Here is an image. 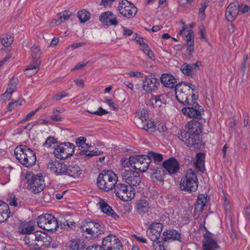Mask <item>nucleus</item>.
Masks as SVG:
<instances>
[{
  "instance_id": "1",
  "label": "nucleus",
  "mask_w": 250,
  "mask_h": 250,
  "mask_svg": "<svg viewBox=\"0 0 250 250\" xmlns=\"http://www.w3.org/2000/svg\"><path fill=\"white\" fill-rule=\"evenodd\" d=\"M186 130H179L178 138L185 145L193 148H200L203 143L199 136L202 132V124L195 121H191L186 125Z\"/></svg>"
},
{
  "instance_id": "2",
  "label": "nucleus",
  "mask_w": 250,
  "mask_h": 250,
  "mask_svg": "<svg viewBox=\"0 0 250 250\" xmlns=\"http://www.w3.org/2000/svg\"><path fill=\"white\" fill-rule=\"evenodd\" d=\"M195 86L188 83L181 82L175 87V95L177 101L183 105L189 104L191 101H196L197 96L194 93Z\"/></svg>"
},
{
  "instance_id": "3",
  "label": "nucleus",
  "mask_w": 250,
  "mask_h": 250,
  "mask_svg": "<svg viewBox=\"0 0 250 250\" xmlns=\"http://www.w3.org/2000/svg\"><path fill=\"white\" fill-rule=\"evenodd\" d=\"M14 154L19 162L26 167H31L36 163L35 153L26 146H17L14 150Z\"/></svg>"
},
{
  "instance_id": "4",
  "label": "nucleus",
  "mask_w": 250,
  "mask_h": 250,
  "mask_svg": "<svg viewBox=\"0 0 250 250\" xmlns=\"http://www.w3.org/2000/svg\"><path fill=\"white\" fill-rule=\"evenodd\" d=\"M118 181L117 175L111 170H103L97 179L98 187L104 191H109L114 188Z\"/></svg>"
},
{
  "instance_id": "5",
  "label": "nucleus",
  "mask_w": 250,
  "mask_h": 250,
  "mask_svg": "<svg viewBox=\"0 0 250 250\" xmlns=\"http://www.w3.org/2000/svg\"><path fill=\"white\" fill-rule=\"evenodd\" d=\"M180 188L182 191L189 192L195 191L198 187V181L196 174L191 169H188L181 179Z\"/></svg>"
},
{
  "instance_id": "6",
  "label": "nucleus",
  "mask_w": 250,
  "mask_h": 250,
  "mask_svg": "<svg viewBox=\"0 0 250 250\" xmlns=\"http://www.w3.org/2000/svg\"><path fill=\"white\" fill-rule=\"evenodd\" d=\"M81 229L82 231L86 232L94 238L98 237L100 235L103 234L104 231L103 225L89 218L82 222Z\"/></svg>"
},
{
  "instance_id": "7",
  "label": "nucleus",
  "mask_w": 250,
  "mask_h": 250,
  "mask_svg": "<svg viewBox=\"0 0 250 250\" xmlns=\"http://www.w3.org/2000/svg\"><path fill=\"white\" fill-rule=\"evenodd\" d=\"M25 179L28 183L29 190L34 193H38L42 191L45 187L43 176L34 175L30 172H27L25 175Z\"/></svg>"
},
{
  "instance_id": "8",
  "label": "nucleus",
  "mask_w": 250,
  "mask_h": 250,
  "mask_svg": "<svg viewBox=\"0 0 250 250\" xmlns=\"http://www.w3.org/2000/svg\"><path fill=\"white\" fill-rule=\"evenodd\" d=\"M114 192L119 199L124 201L131 200L135 194V189L132 186L117 183L114 187Z\"/></svg>"
},
{
  "instance_id": "9",
  "label": "nucleus",
  "mask_w": 250,
  "mask_h": 250,
  "mask_svg": "<svg viewBox=\"0 0 250 250\" xmlns=\"http://www.w3.org/2000/svg\"><path fill=\"white\" fill-rule=\"evenodd\" d=\"M38 226L48 231H53L59 227L56 219L51 214L45 213L37 218Z\"/></svg>"
},
{
  "instance_id": "10",
  "label": "nucleus",
  "mask_w": 250,
  "mask_h": 250,
  "mask_svg": "<svg viewBox=\"0 0 250 250\" xmlns=\"http://www.w3.org/2000/svg\"><path fill=\"white\" fill-rule=\"evenodd\" d=\"M75 146L70 143H61L55 147L54 154L58 159H65L74 153Z\"/></svg>"
},
{
  "instance_id": "11",
  "label": "nucleus",
  "mask_w": 250,
  "mask_h": 250,
  "mask_svg": "<svg viewBox=\"0 0 250 250\" xmlns=\"http://www.w3.org/2000/svg\"><path fill=\"white\" fill-rule=\"evenodd\" d=\"M187 107H184L182 109L183 113L190 118L201 119V116L204 112V109L201 106L199 105L196 101H192L187 104Z\"/></svg>"
},
{
  "instance_id": "12",
  "label": "nucleus",
  "mask_w": 250,
  "mask_h": 250,
  "mask_svg": "<svg viewBox=\"0 0 250 250\" xmlns=\"http://www.w3.org/2000/svg\"><path fill=\"white\" fill-rule=\"evenodd\" d=\"M118 10L123 17L127 19L134 17L137 12L135 5L127 0H122L119 2Z\"/></svg>"
},
{
  "instance_id": "13",
  "label": "nucleus",
  "mask_w": 250,
  "mask_h": 250,
  "mask_svg": "<svg viewBox=\"0 0 250 250\" xmlns=\"http://www.w3.org/2000/svg\"><path fill=\"white\" fill-rule=\"evenodd\" d=\"M102 248L104 250H123L119 239L112 234L108 235L103 239Z\"/></svg>"
},
{
  "instance_id": "14",
  "label": "nucleus",
  "mask_w": 250,
  "mask_h": 250,
  "mask_svg": "<svg viewBox=\"0 0 250 250\" xmlns=\"http://www.w3.org/2000/svg\"><path fill=\"white\" fill-rule=\"evenodd\" d=\"M121 174L123 179L129 186H137L141 182L139 174L137 171L123 168L121 170Z\"/></svg>"
},
{
  "instance_id": "15",
  "label": "nucleus",
  "mask_w": 250,
  "mask_h": 250,
  "mask_svg": "<svg viewBox=\"0 0 250 250\" xmlns=\"http://www.w3.org/2000/svg\"><path fill=\"white\" fill-rule=\"evenodd\" d=\"M142 83V88L147 93L155 92L160 85L159 80L154 75L145 76Z\"/></svg>"
},
{
  "instance_id": "16",
  "label": "nucleus",
  "mask_w": 250,
  "mask_h": 250,
  "mask_svg": "<svg viewBox=\"0 0 250 250\" xmlns=\"http://www.w3.org/2000/svg\"><path fill=\"white\" fill-rule=\"evenodd\" d=\"M132 159H134L133 167L135 169L144 172L150 167V161L147 155H136Z\"/></svg>"
},
{
  "instance_id": "17",
  "label": "nucleus",
  "mask_w": 250,
  "mask_h": 250,
  "mask_svg": "<svg viewBox=\"0 0 250 250\" xmlns=\"http://www.w3.org/2000/svg\"><path fill=\"white\" fill-rule=\"evenodd\" d=\"M25 244L29 248L40 247L42 245L43 236L38 232L30 233L26 235L23 239Z\"/></svg>"
},
{
  "instance_id": "18",
  "label": "nucleus",
  "mask_w": 250,
  "mask_h": 250,
  "mask_svg": "<svg viewBox=\"0 0 250 250\" xmlns=\"http://www.w3.org/2000/svg\"><path fill=\"white\" fill-rule=\"evenodd\" d=\"M150 177L154 183L164 184L165 171L161 165L150 166Z\"/></svg>"
},
{
  "instance_id": "19",
  "label": "nucleus",
  "mask_w": 250,
  "mask_h": 250,
  "mask_svg": "<svg viewBox=\"0 0 250 250\" xmlns=\"http://www.w3.org/2000/svg\"><path fill=\"white\" fill-rule=\"evenodd\" d=\"M203 236L202 246L203 250H218L219 249L217 241L213 238L211 233L207 232Z\"/></svg>"
},
{
  "instance_id": "20",
  "label": "nucleus",
  "mask_w": 250,
  "mask_h": 250,
  "mask_svg": "<svg viewBox=\"0 0 250 250\" xmlns=\"http://www.w3.org/2000/svg\"><path fill=\"white\" fill-rule=\"evenodd\" d=\"M66 165L63 162L55 160L50 161L47 168L56 175H65Z\"/></svg>"
},
{
  "instance_id": "21",
  "label": "nucleus",
  "mask_w": 250,
  "mask_h": 250,
  "mask_svg": "<svg viewBox=\"0 0 250 250\" xmlns=\"http://www.w3.org/2000/svg\"><path fill=\"white\" fill-rule=\"evenodd\" d=\"M99 20L104 26H116L118 23L116 15L110 11L103 13L99 17Z\"/></svg>"
},
{
  "instance_id": "22",
  "label": "nucleus",
  "mask_w": 250,
  "mask_h": 250,
  "mask_svg": "<svg viewBox=\"0 0 250 250\" xmlns=\"http://www.w3.org/2000/svg\"><path fill=\"white\" fill-rule=\"evenodd\" d=\"M207 196L205 194L199 195L194 207L193 217L195 219L199 218L204 207L206 206Z\"/></svg>"
},
{
  "instance_id": "23",
  "label": "nucleus",
  "mask_w": 250,
  "mask_h": 250,
  "mask_svg": "<svg viewBox=\"0 0 250 250\" xmlns=\"http://www.w3.org/2000/svg\"><path fill=\"white\" fill-rule=\"evenodd\" d=\"M239 13V5L237 2L230 3L227 7L225 17L227 21L232 22L235 20Z\"/></svg>"
},
{
  "instance_id": "24",
  "label": "nucleus",
  "mask_w": 250,
  "mask_h": 250,
  "mask_svg": "<svg viewBox=\"0 0 250 250\" xmlns=\"http://www.w3.org/2000/svg\"><path fill=\"white\" fill-rule=\"evenodd\" d=\"M161 166L171 174L175 173L179 169V164L177 160L173 157H171L164 162Z\"/></svg>"
},
{
  "instance_id": "25",
  "label": "nucleus",
  "mask_w": 250,
  "mask_h": 250,
  "mask_svg": "<svg viewBox=\"0 0 250 250\" xmlns=\"http://www.w3.org/2000/svg\"><path fill=\"white\" fill-rule=\"evenodd\" d=\"M160 81L161 83L166 88L172 89L176 87L177 79L172 75L168 73L162 74Z\"/></svg>"
},
{
  "instance_id": "26",
  "label": "nucleus",
  "mask_w": 250,
  "mask_h": 250,
  "mask_svg": "<svg viewBox=\"0 0 250 250\" xmlns=\"http://www.w3.org/2000/svg\"><path fill=\"white\" fill-rule=\"evenodd\" d=\"M65 175H67L74 178L79 177L82 174V170L77 164H72L66 166Z\"/></svg>"
},
{
  "instance_id": "27",
  "label": "nucleus",
  "mask_w": 250,
  "mask_h": 250,
  "mask_svg": "<svg viewBox=\"0 0 250 250\" xmlns=\"http://www.w3.org/2000/svg\"><path fill=\"white\" fill-rule=\"evenodd\" d=\"M142 121V128L149 133L153 134L156 131V125L154 121L150 119H146L143 116L140 117Z\"/></svg>"
},
{
  "instance_id": "28",
  "label": "nucleus",
  "mask_w": 250,
  "mask_h": 250,
  "mask_svg": "<svg viewBox=\"0 0 250 250\" xmlns=\"http://www.w3.org/2000/svg\"><path fill=\"white\" fill-rule=\"evenodd\" d=\"M9 206L5 202L0 200V223L6 221L10 217Z\"/></svg>"
},
{
  "instance_id": "29",
  "label": "nucleus",
  "mask_w": 250,
  "mask_h": 250,
  "mask_svg": "<svg viewBox=\"0 0 250 250\" xmlns=\"http://www.w3.org/2000/svg\"><path fill=\"white\" fill-rule=\"evenodd\" d=\"M147 156L149 159V161H150V166L151 165L155 166L157 165H162L161 163L163 160V156L162 154L150 151L147 152Z\"/></svg>"
},
{
  "instance_id": "30",
  "label": "nucleus",
  "mask_w": 250,
  "mask_h": 250,
  "mask_svg": "<svg viewBox=\"0 0 250 250\" xmlns=\"http://www.w3.org/2000/svg\"><path fill=\"white\" fill-rule=\"evenodd\" d=\"M199 66L197 63H184L181 68L182 73L187 76H190L193 74L195 70H197Z\"/></svg>"
},
{
  "instance_id": "31",
  "label": "nucleus",
  "mask_w": 250,
  "mask_h": 250,
  "mask_svg": "<svg viewBox=\"0 0 250 250\" xmlns=\"http://www.w3.org/2000/svg\"><path fill=\"white\" fill-rule=\"evenodd\" d=\"M40 66V62L38 61L33 62V63L29 64L24 70V74L27 77H32L37 73L39 71Z\"/></svg>"
},
{
  "instance_id": "32",
  "label": "nucleus",
  "mask_w": 250,
  "mask_h": 250,
  "mask_svg": "<svg viewBox=\"0 0 250 250\" xmlns=\"http://www.w3.org/2000/svg\"><path fill=\"white\" fill-rule=\"evenodd\" d=\"M205 155L202 153L196 154V161L194 163L195 167L200 171H203L205 169Z\"/></svg>"
},
{
  "instance_id": "33",
  "label": "nucleus",
  "mask_w": 250,
  "mask_h": 250,
  "mask_svg": "<svg viewBox=\"0 0 250 250\" xmlns=\"http://www.w3.org/2000/svg\"><path fill=\"white\" fill-rule=\"evenodd\" d=\"M100 207L102 212L112 216L116 215L115 212L106 202L103 200H100L99 203Z\"/></svg>"
},
{
  "instance_id": "34",
  "label": "nucleus",
  "mask_w": 250,
  "mask_h": 250,
  "mask_svg": "<svg viewBox=\"0 0 250 250\" xmlns=\"http://www.w3.org/2000/svg\"><path fill=\"white\" fill-rule=\"evenodd\" d=\"M69 247L72 250H83L85 248L84 241L79 239L72 240Z\"/></svg>"
},
{
  "instance_id": "35",
  "label": "nucleus",
  "mask_w": 250,
  "mask_h": 250,
  "mask_svg": "<svg viewBox=\"0 0 250 250\" xmlns=\"http://www.w3.org/2000/svg\"><path fill=\"white\" fill-rule=\"evenodd\" d=\"M149 206L146 200L139 201L136 204V209L139 213H146L149 210Z\"/></svg>"
},
{
  "instance_id": "36",
  "label": "nucleus",
  "mask_w": 250,
  "mask_h": 250,
  "mask_svg": "<svg viewBox=\"0 0 250 250\" xmlns=\"http://www.w3.org/2000/svg\"><path fill=\"white\" fill-rule=\"evenodd\" d=\"M86 138L84 137H78L76 141V144L79 148L80 151L83 150L89 149L91 146L85 143Z\"/></svg>"
},
{
  "instance_id": "37",
  "label": "nucleus",
  "mask_w": 250,
  "mask_h": 250,
  "mask_svg": "<svg viewBox=\"0 0 250 250\" xmlns=\"http://www.w3.org/2000/svg\"><path fill=\"white\" fill-rule=\"evenodd\" d=\"M72 15V13L69 11H64L58 15V20H56L57 24L61 23L64 21L68 20Z\"/></svg>"
},
{
  "instance_id": "38",
  "label": "nucleus",
  "mask_w": 250,
  "mask_h": 250,
  "mask_svg": "<svg viewBox=\"0 0 250 250\" xmlns=\"http://www.w3.org/2000/svg\"><path fill=\"white\" fill-rule=\"evenodd\" d=\"M164 235H166V238L167 239H173L174 240H179L181 238L180 233L176 230L172 229L168 231H165Z\"/></svg>"
},
{
  "instance_id": "39",
  "label": "nucleus",
  "mask_w": 250,
  "mask_h": 250,
  "mask_svg": "<svg viewBox=\"0 0 250 250\" xmlns=\"http://www.w3.org/2000/svg\"><path fill=\"white\" fill-rule=\"evenodd\" d=\"M35 230V227L33 226H32L29 223H26L24 224L23 226L21 228L19 229V232L21 234H25L27 235L30 233H34V231Z\"/></svg>"
},
{
  "instance_id": "40",
  "label": "nucleus",
  "mask_w": 250,
  "mask_h": 250,
  "mask_svg": "<svg viewBox=\"0 0 250 250\" xmlns=\"http://www.w3.org/2000/svg\"><path fill=\"white\" fill-rule=\"evenodd\" d=\"M14 41L13 37L12 35L6 34L3 35L0 38L1 44L5 47H7L11 45Z\"/></svg>"
},
{
  "instance_id": "41",
  "label": "nucleus",
  "mask_w": 250,
  "mask_h": 250,
  "mask_svg": "<svg viewBox=\"0 0 250 250\" xmlns=\"http://www.w3.org/2000/svg\"><path fill=\"white\" fill-rule=\"evenodd\" d=\"M103 153V151H102L101 150H97L96 151L92 150V151H90L86 150H81V151H80L79 153V155H82V156L84 155L85 157L90 158V157H91L94 156L100 155L102 154Z\"/></svg>"
},
{
  "instance_id": "42",
  "label": "nucleus",
  "mask_w": 250,
  "mask_h": 250,
  "mask_svg": "<svg viewBox=\"0 0 250 250\" xmlns=\"http://www.w3.org/2000/svg\"><path fill=\"white\" fill-rule=\"evenodd\" d=\"M78 18L81 22L84 23L90 19V14L86 10L83 9L78 13Z\"/></svg>"
},
{
  "instance_id": "43",
  "label": "nucleus",
  "mask_w": 250,
  "mask_h": 250,
  "mask_svg": "<svg viewBox=\"0 0 250 250\" xmlns=\"http://www.w3.org/2000/svg\"><path fill=\"white\" fill-rule=\"evenodd\" d=\"M149 228L152 229L156 233V235L160 236L161 232L163 229V225L160 223H153L149 227Z\"/></svg>"
},
{
  "instance_id": "44",
  "label": "nucleus",
  "mask_w": 250,
  "mask_h": 250,
  "mask_svg": "<svg viewBox=\"0 0 250 250\" xmlns=\"http://www.w3.org/2000/svg\"><path fill=\"white\" fill-rule=\"evenodd\" d=\"M133 157L134 156H130L129 158H122L120 160L121 165L124 167H129L132 166V165H134V159L133 160L132 159Z\"/></svg>"
},
{
  "instance_id": "45",
  "label": "nucleus",
  "mask_w": 250,
  "mask_h": 250,
  "mask_svg": "<svg viewBox=\"0 0 250 250\" xmlns=\"http://www.w3.org/2000/svg\"><path fill=\"white\" fill-rule=\"evenodd\" d=\"M18 83V80L17 79L14 77L12 78L8 84L7 88L8 91H10V92H12L13 93L16 89Z\"/></svg>"
},
{
  "instance_id": "46",
  "label": "nucleus",
  "mask_w": 250,
  "mask_h": 250,
  "mask_svg": "<svg viewBox=\"0 0 250 250\" xmlns=\"http://www.w3.org/2000/svg\"><path fill=\"white\" fill-rule=\"evenodd\" d=\"M41 52L40 48L37 46H33L31 48V55L34 60V62H36L37 61L40 62L39 59L41 56Z\"/></svg>"
},
{
  "instance_id": "47",
  "label": "nucleus",
  "mask_w": 250,
  "mask_h": 250,
  "mask_svg": "<svg viewBox=\"0 0 250 250\" xmlns=\"http://www.w3.org/2000/svg\"><path fill=\"white\" fill-rule=\"evenodd\" d=\"M162 95L153 96L151 99V102L152 105L155 107H159L161 106L162 102L161 97Z\"/></svg>"
},
{
  "instance_id": "48",
  "label": "nucleus",
  "mask_w": 250,
  "mask_h": 250,
  "mask_svg": "<svg viewBox=\"0 0 250 250\" xmlns=\"http://www.w3.org/2000/svg\"><path fill=\"white\" fill-rule=\"evenodd\" d=\"M156 233L153 231L152 229L148 227V230L146 231V235L148 238L153 242L157 241L160 236H156Z\"/></svg>"
},
{
  "instance_id": "49",
  "label": "nucleus",
  "mask_w": 250,
  "mask_h": 250,
  "mask_svg": "<svg viewBox=\"0 0 250 250\" xmlns=\"http://www.w3.org/2000/svg\"><path fill=\"white\" fill-rule=\"evenodd\" d=\"M24 102L25 101L23 99H19L17 101L10 103L8 105L7 109L11 111L15 106H17L18 105H22V103Z\"/></svg>"
},
{
  "instance_id": "50",
  "label": "nucleus",
  "mask_w": 250,
  "mask_h": 250,
  "mask_svg": "<svg viewBox=\"0 0 250 250\" xmlns=\"http://www.w3.org/2000/svg\"><path fill=\"white\" fill-rule=\"evenodd\" d=\"M58 144L57 140L53 137H48L45 142L43 143V145L47 147H50L52 144Z\"/></svg>"
},
{
  "instance_id": "51",
  "label": "nucleus",
  "mask_w": 250,
  "mask_h": 250,
  "mask_svg": "<svg viewBox=\"0 0 250 250\" xmlns=\"http://www.w3.org/2000/svg\"><path fill=\"white\" fill-rule=\"evenodd\" d=\"M63 111H64L63 109H62L61 110H58L56 109H54L53 111V115L52 116H51L50 118L52 120L55 121H61L62 117L60 115L57 114L56 113H62L63 112Z\"/></svg>"
},
{
  "instance_id": "52",
  "label": "nucleus",
  "mask_w": 250,
  "mask_h": 250,
  "mask_svg": "<svg viewBox=\"0 0 250 250\" xmlns=\"http://www.w3.org/2000/svg\"><path fill=\"white\" fill-rule=\"evenodd\" d=\"M87 112L93 114H95L98 116H102L103 115L107 114L108 112L106 111V110L103 109L102 107H100L98 108V110L97 111H91V110H87Z\"/></svg>"
},
{
  "instance_id": "53",
  "label": "nucleus",
  "mask_w": 250,
  "mask_h": 250,
  "mask_svg": "<svg viewBox=\"0 0 250 250\" xmlns=\"http://www.w3.org/2000/svg\"><path fill=\"white\" fill-rule=\"evenodd\" d=\"M142 50L147 55L149 59L151 60L154 59V56L153 53L148 46H146V48H142Z\"/></svg>"
},
{
  "instance_id": "54",
  "label": "nucleus",
  "mask_w": 250,
  "mask_h": 250,
  "mask_svg": "<svg viewBox=\"0 0 250 250\" xmlns=\"http://www.w3.org/2000/svg\"><path fill=\"white\" fill-rule=\"evenodd\" d=\"M208 4L206 3L202 4L201 5V8H200L199 12V16L201 20H204L205 18V10Z\"/></svg>"
},
{
  "instance_id": "55",
  "label": "nucleus",
  "mask_w": 250,
  "mask_h": 250,
  "mask_svg": "<svg viewBox=\"0 0 250 250\" xmlns=\"http://www.w3.org/2000/svg\"><path fill=\"white\" fill-rule=\"evenodd\" d=\"M127 74L131 77L135 78H143L144 74L139 71H129L127 73Z\"/></svg>"
},
{
  "instance_id": "56",
  "label": "nucleus",
  "mask_w": 250,
  "mask_h": 250,
  "mask_svg": "<svg viewBox=\"0 0 250 250\" xmlns=\"http://www.w3.org/2000/svg\"><path fill=\"white\" fill-rule=\"evenodd\" d=\"M223 206L226 214L229 213L230 211V205L229 201L226 197L225 198Z\"/></svg>"
},
{
  "instance_id": "57",
  "label": "nucleus",
  "mask_w": 250,
  "mask_h": 250,
  "mask_svg": "<svg viewBox=\"0 0 250 250\" xmlns=\"http://www.w3.org/2000/svg\"><path fill=\"white\" fill-rule=\"evenodd\" d=\"M68 95V93L65 91H62L60 93H59L57 94H56L54 97V100L56 101H58L62 99V98H64L65 97H66Z\"/></svg>"
},
{
  "instance_id": "58",
  "label": "nucleus",
  "mask_w": 250,
  "mask_h": 250,
  "mask_svg": "<svg viewBox=\"0 0 250 250\" xmlns=\"http://www.w3.org/2000/svg\"><path fill=\"white\" fill-rule=\"evenodd\" d=\"M40 109V108H38L36 109L35 110L33 111L30 112L29 113H28L26 116V117L21 121V123H22L23 122H26V121H29L30 120V118L32 117V116H33L35 115V114L36 113V112L38 110H39Z\"/></svg>"
},
{
  "instance_id": "59",
  "label": "nucleus",
  "mask_w": 250,
  "mask_h": 250,
  "mask_svg": "<svg viewBox=\"0 0 250 250\" xmlns=\"http://www.w3.org/2000/svg\"><path fill=\"white\" fill-rule=\"evenodd\" d=\"M250 11V7L246 5H239V12L240 11L242 13H246Z\"/></svg>"
},
{
  "instance_id": "60",
  "label": "nucleus",
  "mask_w": 250,
  "mask_h": 250,
  "mask_svg": "<svg viewBox=\"0 0 250 250\" xmlns=\"http://www.w3.org/2000/svg\"><path fill=\"white\" fill-rule=\"evenodd\" d=\"M167 130L166 125L163 124H159L158 125H156V131H158L160 133L165 132Z\"/></svg>"
},
{
  "instance_id": "61",
  "label": "nucleus",
  "mask_w": 250,
  "mask_h": 250,
  "mask_svg": "<svg viewBox=\"0 0 250 250\" xmlns=\"http://www.w3.org/2000/svg\"><path fill=\"white\" fill-rule=\"evenodd\" d=\"M187 41H194V34L192 30H189L188 33L186 35Z\"/></svg>"
},
{
  "instance_id": "62",
  "label": "nucleus",
  "mask_w": 250,
  "mask_h": 250,
  "mask_svg": "<svg viewBox=\"0 0 250 250\" xmlns=\"http://www.w3.org/2000/svg\"><path fill=\"white\" fill-rule=\"evenodd\" d=\"M12 94V92H10V91L6 90V91L1 95V97L5 101L9 100Z\"/></svg>"
},
{
  "instance_id": "63",
  "label": "nucleus",
  "mask_w": 250,
  "mask_h": 250,
  "mask_svg": "<svg viewBox=\"0 0 250 250\" xmlns=\"http://www.w3.org/2000/svg\"><path fill=\"white\" fill-rule=\"evenodd\" d=\"M135 40L138 42L142 48H146L147 44L144 41V39L141 37H136Z\"/></svg>"
},
{
  "instance_id": "64",
  "label": "nucleus",
  "mask_w": 250,
  "mask_h": 250,
  "mask_svg": "<svg viewBox=\"0 0 250 250\" xmlns=\"http://www.w3.org/2000/svg\"><path fill=\"white\" fill-rule=\"evenodd\" d=\"M199 30H200V33L201 34V38L202 39H204L205 40V41L206 42H207L208 40L205 35L206 31H205L204 27L203 26H200Z\"/></svg>"
}]
</instances>
